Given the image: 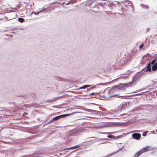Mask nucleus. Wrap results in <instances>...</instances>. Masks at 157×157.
Returning a JSON list of instances; mask_svg holds the SVG:
<instances>
[{"label": "nucleus", "instance_id": "1", "mask_svg": "<svg viewBox=\"0 0 157 157\" xmlns=\"http://www.w3.org/2000/svg\"><path fill=\"white\" fill-rule=\"evenodd\" d=\"M131 83H128L127 84H121L117 86H114L110 90V92H114L115 91H117L120 89H125V86H129Z\"/></svg>", "mask_w": 157, "mask_h": 157}, {"label": "nucleus", "instance_id": "2", "mask_svg": "<svg viewBox=\"0 0 157 157\" xmlns=\"http://www.w3.org/2000/svg\"><path fill=\"white\" fill-rule=\"evenodd\" d=\"M144 73L141 71L140 72H137L133 77L132 81L131 84L135 82L141 76H142Z\"/></svg>", "mask_w": 157, "mask_h": 157}, {"label": "nucleus", "instance_id": "3", "mask_svg": "<svg viewBox=\"0 0 157 157\" xmlns=\"http://www.w3.org/2000/svg\"><path fill=\"white\" fill-rule=\"evenodd\" d=\"M151 64L150 62H149L146 67L141 70L142 72L144 73L146 71H151Z\"/></svg>", "mask_w": 157, "mask_h": 157}, {"label": "nucleus", "instance_id": "4", "mask_svg": "<svg viewBox=\"0 0 157 157\" xmlns=\"http://www.w3.org/2000/svg\"><path fill=\"white\" fill-rule=\"evenodd\" d=\"M141 136L140 134L138 133H134L132 135V137L134 139L136 140H139L140 139Z\"/></svg>", "mask_w": 157, "mask_h": 157}, {"label": "nucleus", "instance_id": "5", "mask_svg": "<svg viewBox=\"0 0 157 157\" xmlns=\"http://www.w3.org/2000/svg\"><path fill=\"white\" fill-rule=\"evenodd\" d=\"M66 116H67V114H63V115L59 116H57L56 117H55L53 118L52 119V120L56 121V120H58V119H59V118H61L63 117H66Z\"/></svg>", "mask_w": 157, "mask_h": 157}, {"label": "nucleus", "instance_id": "6", "mask_svg": "<svg viewBox=\"0 0 157 157\" xmlns=\"http://www.w3.org/2000/svg\"><path fill=\"white\" fill-rule=\"evenodd\" d=\"M116 66V68H119L120 67L123 65V62H122V60H121L120 62H118L117 63H116L115 65Z\"/></svg>", "mask_w": 157, "mask_h": 157}, {"label": "nucleus", "instance_id": "7", "mask_svg": "<svg viewBox=\"0 0 157 157\" xmlns=\"http://www.w3.org/2000/svg\"><path fill=\"white\" fill-rule=\"evenodd\" d=\"M149 147H146L142 149L140 151L143 153L144 152L147 151L149 150Z\"/></svg>", "mask_w": 157, "mask_h": 157}, {"label": "nucleus", "instance_id": "8", "mask_svg": "<svg viewBox=\"0 0 157 157\" xmlns=\"http://www.w3.org/2000/svg\"><path fill=\"white\" fill-rule=\"evenodd\" d=\"M157 70V62L156 63L152 66V70L153 71H155Z\"/></svg>", "mask_w": 157, "mask_h": 157}, {"label": "nucleus", "instance_id": "9", "mask_svg": "<svg viewBox=\"0 0 157 157\" xmlns=\"http://www.w3.org/2000/svg\"><path fill=\"white\" fill-rule=\"evenodd\" d=\"M130 59V58H128L127 59L124 58L122 60V62L123 61V62H124V63H123V65L124 64H125L126 63H127V62L128 61V60Z\"/></svg>", "mask_w": 157, "mask_h": 157}, {"label": "nucleus", "instance_id": "10", "mask_svg": "<svg viewBox=\"0 0 157 157\" xmlns=\"http://www.w3.org/2000/svg\"><path fill=\"white\" fill-rule=\"evenodd\" d=\"M142 152L140 150L139 151L137 152L135 155V157H138L141 154H142Z\"/></svg>", "mask_w": 157, "mask_h": 157}, {"label": "nucleus", "instance_id": "11", "mask_svg": "<svg viewBox=\"0 0 157 157\" xmlns=\"http://www.w3.org/2000/svg\"><path fill=\"white\" fill-rule=\"evenodd\" d=\"M78 147V145H77L75 146L72 147H71L70 148H66V149H64L63 150H67V149H74L77 148Z\"/></svg>", "mask_w": 157, "mask_h": 157}, {"label": "nucleus", "instance_id": "12", "mask_svg": "<svg viewBox=\"0 0 157 157\" xmlns=\"http://www.w3.org/2000/svg\"><path fill=\"white\" fill-rule=\"evenodd\" d=\"M18 21L22 23L25 22V19L22 18L20 17L18 19Z\"/></svg>", "mask_w": 157, "mask_h": 157}, {"label": "nucleus", "instance_id": "13", "mask_svg": "<svg viewBox=\"0 0 157 157\" xmlns=\"http://www.w3.org/2000/svg\"><path fill=\"white\" fill-rule=\"evenodd\" d=\"M89 85H84L83 86L79 88V89H85V88H86L87 87H89Z\"/></svg>", "mask_w": 157, "mask_h": 157}, {"label": "nucleus", "instance_id": "14", "mask_svg": "<svg viewBox=\"0 0 157 157\" xmlns=\"http://www.w3.org/2000/svg\"><path fill=\"white\" fill-rule=\"evenodd\" d=\"M156 61L157 62V61H156V59H153L151 62V64L154 65Z\"/></svg>", "mask_w": 157, "mask_h": 157}, {"label": "nucleus", "instance_id": "15", "mask_svg": "<svg viewBox=\"0 0 157 157\" xmlns=\"http://www.w3.org/2000/svg\"><path fill=\"white\" fill-rule=\"evenodd\" d=\"M89 87H90V88L89 89H92L94 88V86L93 85H89Z\"/></svg>", "mask_w": 157, "mask_h": 157}, {"label": "nucleus", "instance_id": "16", "mask_svg": "<svg viewBox=\"0 0 157 157\" xmlns=\"http://www.w3.org/2000/svg\"><path fill=\"white\" fill-rule=\"evenodd\" d=\"M144 45V44L143 43L142 44H140L139 46L140 48H141Z\"/></svg>", "mask_w": 157, "mask_h": 157}, {"label": "nucleus", "instance_id": "17", "mask_svg": "<svg viewBox=\"0 0 157 157\" xmlns=\"http://www.w3.org/2000/svg\"><path fill=\"white\" fill-rule=\"evenodd\" d=\"M114 136H112V135H109V136H107V137L109 138H112V137H113Z\"/></svg>", "mask_w": 157, "mask_h": 157}, {"label": "nucleus", "instance_id": "18", "mask_svg": "<svg viewBox=\"0 0 157 157\" xmlns=\"http://www.w3.org/2000/svg\"><path fill=\"white\" fill-rule=\"evenodd\" d=\"M84 130V129H83L82 128H79V132H81V131H82Z\"/></svg>", "mask_w": 157, "mask_h": 157}, {"label": "nucleus", "instance_id": "19", "mask_svg": "<svg viewBox=\"0 0 157 157\" xmlns=\"http://www.w3.org/2000/svg\"><path fill=\"white\" fill-rule=\"evenodd\" d=\"M53 121V120H52V119H51V120H50L49 121V123H51V122H52V121Z\"/></svg>", "mask_w": 157, "mask_h": 157}, {"label": "nucleus", "instance_id": "20", "mask_svg": "<svg viewBox=\"0 0 157 157\" xmlns=\"http://www.w3.org/2000/svg\"><path fill=\"white\" fill-rule=\"evenodd\" d=\"M119 151H116V152H114L112 154V155H113V154H115V153H117V152H118Z\"/></svg>", "mask_w": 157, "mask_h": 157}, {"label": "nucleus", "instance_id": "21", "mask_svg": "<svg viewBox=\"0 0 157 157\" xmlns=\"http://www.w3.org/2000/svg\"><path fill=\"white\" fill-rule=\"evenodd\" d=\"M94 94V93H92L90 94V95H92Z\"/></svg>", "mask_w": 157, "mask_h": 157}, {"label": "nucleus", "instance_id": "22", "mask_svg": "<svg viewBox=\"0 0 157 157\" xmlns=\"http://www.w3.org/2000/svg\"><path fill=\"white\" fill-rule=\"evenodd\" d=\"M91 110H89V111H88V112H90Z\"/></svg>", "mask_w": 157, "mask_h": 157}, {"label": "nucleus", "instance_id": "23", "mask_svg": "<svg viewBox=\"0 0 157 157\" xmlns=\"http://www.w3.org/2000/svg\"><path fill=\"white\" fill-rule=\"evenodd\" d=\"M143 135L144 136H145L146 135H144V133L143 134Z\"/></svg>", "mask_w": 157, "mask_h": 157}, {"label": "nucleus", "instance_id": "24", "mask_svg": "<svg viewBox=\"0 0 157 157\" xmlns=\"http://www.w3.org/2000/svg\"><path fill=\"white\" fill-rule=\"evenodd\" d=\"M104 139H99V140H104Z\"/></svg>", "mask_w": 157, "mask_h": 157}, {"label": "nucleus", "instance_id": "25", "mask_svg": "<svg viewBox=\"0 0 157 157\" xmlns=\"http://www.w3.org/2000/svg\"><path fill=\"white\" fill-rule=\"evenodd\" d=\"M79 113L81 114V113H82L81 112H79Z\"/></svg>", "mask_w": 157, "mask_h": 157}, {"label": "nucleus", "instance_id": "26", "mask_svg": "<svg viewBox=\"0 0 157 157\" xmlns=\"http://www.w3.org/2000/svg\"><path fill=\"white\" fill-rule=\"evenodd\" d=\"M123 107V108H125V107H124L123 106V107Z\"/></svg>", "mask_w": 157, "mask_h": 157}, {"label": "nucleus", "instance_id": "27", "mask_svg": "<svg viewBox=\"0 0 157 157\" xmlns=\"http://www.w3.org/2000/svg\"><path fill=\"white\" fill-rule=\"evenodd\" d=\"M116 95H114L113 96V97H114Z\"/></svg>", "mask_w": 157, "mask_h": 157}, {"label": "nucleus", "instance_id": "28", "mask_svg": "<svg viewBox=\"0 0 157 157\" xmlns=\"http://www.w3.org/2000/svg\"><path fill=\"white\" fill-rule=\"evenodd\" d=\"M1 1L0 0V3H1Z\"/></svg>", "mask_w": 157, "mask_h": 157}, {"label": "nucleus", "instance_id": "29", "mask_svg": "<svg viewBox=\"0 0 157 157\" xmlns=\"http://www.w3.org/2000/svg\"><path fill=\"white\" fill-rule=\"evenodd\" d=\"M131 6H132V5H131Z\"/></svg>", "mask_w": 157, "mask_h": 157}, {"label": "nucleus", "instance_id": "30", "mask_svg": "<svg viewBox=\"0 0 157 157\" xmlns=\"http://www.w3.org/2000/svg\"><path fill=\"white\" fill-rule=\"evenodd\" d=\"M82 119V118H81L79 119Z\"/></svg>", "mask_w": 157, "mask_h": 157}, {"label": "nucleus", "instance_id": "31", "mask_svg": "<svg viewBox=\"0 0 157 157\" xmlns=\"http://www.w3.org/2000/svg\"><path fill=\"white\" fill-rule=\"evenodd\" d=\"M156 59H157V56H156Z\"/></svg>", "mask_w": 157, "mask_h": 157}, {"label": "nucleus", "instance_id": "32", "mask_svg": "<svg viewBox=\"0 0 157 157\" xmlns=\"http://www.w3.org/2000/svg\"><path fill=\"white\" fill-rule=\"evenodd\" d=\"M148 29H149V28L147 30H148Z\"/></svg>", "mask_w": 157, "mask_h": 157}, {"label": "nucleus", "instance_id": "33", "mask_svg": "<svg viewBox=\"0 0 157 157\" xmlns=\"http://www.w3.org/2000/svg\"><path fill=\"white\" fill-rule=\"evenodd\" d=\"M148 29H149V28L147 30H148Z\"/></svg>", "mask_w": 157, "mask_h": 157}]
</instances>
